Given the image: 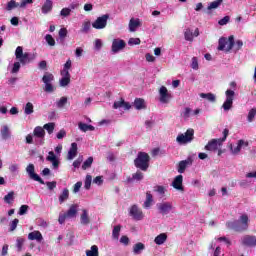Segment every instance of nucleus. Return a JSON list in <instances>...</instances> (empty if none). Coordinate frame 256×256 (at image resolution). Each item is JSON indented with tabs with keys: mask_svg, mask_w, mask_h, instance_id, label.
<instances>
[{
	"mask_svg": "<svg viewBox=\"0 0 256 256\" xmlns=\"http://www.w3.org/2000/svg\"><path fill=\"white\" fill-rule=\"evenodd\" d=\"M187 169L186 164L183 161H180L177 166L178 173H183Z\"/></svg>",
	"mask_w": 256,
	"mask_h": 256,
	"instance_id": "13d9d810",
	"label": "nucleus"
},
{
	"mask_svg": "<svg viewBox=\"0 0 256 256\" xmlns=\"http://www.w3.org/2000/svg\"><path fill=\"white\" fill-rule=\"evenodd\" d=\"M191 113H192L191 108H185L182 113L183 119H185V120L189 119V117H191Z\"/></svg>",
	"mask_w": 256,
	"mask_h": 256,
	"instance_id": "6e6d98bb",
	"label": "nucleus"
},
{
	"mask_svg": "<svg viewBox=\"0 0 256 256\" xmlns=\"http://www.w3.org/2000/svg\"><path fill=\"white\" fill-rule=\"evenodd\" d=\"M153 205V195L151 192H146V200L144 201L143 207L144 209H151Z\"/></svg>",
	"mask_w": 256,
	"mask_h": 256,
	"instance_id": "cd10ccee",
	"label": "nucleus"
},
{
	"mask_svg": "<svg viewBox=\"0 0 256 256\" xmlns=\"http://www.w3.org/2000/svg\"><path fill=\"white\" fill-rule=\"evenodd\" d=\"M149 154L145 152H139L137 158L134 160V165L137 169L141 171H147L149 169V161H150Z\"/></svg>",
	"mask_w": 256,
	"mask_h": 256,
	"instance_id": "7ed1b4c3",
	"label": "nucleus"
},
{
	"mask_svg": "<svg viewBox=\"0 0 256 256\" xmlns=\"http://www.w3.org/2000/svg\"><path fill=\"white\" fill-rule=\"evenodd\" d=\"M128 45H141V39L139 38H130Z\"/></svg>",
	"mask_w": 256,
	"mask_h": 256,
	"instance_id": "0e129e2a",
	"label": "nucleus"
},
{
	"mask_svg": "<svg viewBox=\"0 0 256 256\" xmlns=\"http://www.w3.org/2000/svg\"><path fill=\"white\" fill-rule=\"evenodd\" d=\"M138 27H141L139 19L131 18L128 25L130 33H135Z\"/></svg>",
	"mask_w": 256,
	"mask_h": 256,
	"instance_id": "4be33fe9",
	"label": "nucleus"
},
{
	"mask_svg": "<svg viewBox=\"0 0 256 256\" xmlns=\"http://www.w3.org/2000/svg\"><path fill=\"white\" fill-rule=\"evenodd\" d=\"M93 181V177L91 175H86L85 181H84V188L89 191L91 189V183Z\"/></svg>",
	"mask_w": 256,
	"mask_h": 256,
	"instance_id": "37998d69",
	"label": "nucleus"
},
{
	"mask_svg": "<svg viewBox=\"0 0 256 256\" xmlns=\"http://www.w3.org/2000/svg\"><path fill=\"white\" fill-rule=\"evenodd\" d=\"M184 37L186 41H193V30L186 29V31L184 32Z\"/></svg>",
	"mask_w": 256,
	"mask_h": 256,
	"instance_id": "864d4df0",
	"label": "nucleus"
},
{
	"mask_svg": "<svg viewBox=\"0 0 256 256\" xmlns=\"http://www.w3.org/2000/svg\"><path fill=\"white\" fill-rule=\"evenodd\" d=\"M59 203L63 204L65 203V201H67V199H69V189L64 188L62 190V193L59 195Z\"/></svg>",
	"mask_w": 256,
	"mask_h": 256,
	"instance_id": "f704fd0d",
	"label": "nucleus"
},
{
	"mask_svg": "<svg viewBox=\"0 0 256 256\" xmlns=\"http://www.w3.org/2000/svg\"><path fill=\"white\" fill-rule=\"evenodd\" d=\"M109 19V14H104L98 17L93 23L92 27L94 29H105L107 27V21Z\"/></svg>",
	"mask_w": 256,
	"mask_h": 256,
	"instance_id": "9b49d317",
	"label": "nucleus"
},
{
	"mask_svg": "<svg viewBox=\"0 0 256 256\" xmlns=\"http://www.w3.org/2000/svg\"><path fill=\"white\" fill-rule=\"evenodd\" d=\"M89 31H91V21L84 20L82 23V27L80 29V33L87 35V33H89Z\"/></svg>",
	"mask_w": 256,
	"mask_h": 256,
	"instance_id": "c85d7f7f",
	"label": "nucleus"
},
{
	"mask_svg": "<svg viewBox=\"0 0 256 256\" xmlns=\"http://www.w3.org/2000/svg\"><path fill=\"white\" fill-rule=\"evenodd\" d=\"M134 107L137 111H141V109H147V105H145V100L142 98H136L134 100Z\"/></svg>",
	"mask_w": 256,
	"mask_h": 256,
	"instance_id": "bb28decb",
	"label": "nucleus"
},
{
	"mask_svg": "<svg viewBox=\"0 0 256 256\" xmlns=\"http://www.w3.org/2000/svg\"><path fill=\"white\" fill-rule=\"evenodd\" d=\"M24 243H25V239L24 238H17V240H16V247H17L18 251H22Z\"/></svg>",
	"mask_w": 256,
	"mask_h": 256,
	"instance_id": "5fc2aeb1",
	"label": "nucleus"
},
{
	"mask_svg": "<svg viewBox=\"0 0 256 256\" xmlns=\"http://www.w3.org/2000/svg\"><path fill=\"white\" fill-rule=\"evenodd\" d=\"M172 187H174V189L177 191H183V175H178L174 178Z\"/></svg>",
	"mask_w": 256,
	"mask_h": 256,
	"instance_id": "aec40b11",
	"label": "nucleus"
},
{
	"mask_svg": "<svg viewBox=\"0 0 256 256\" xmlns=\"http://www.w3.org/2000/svg\"><path fill=\"white\" fill-rule=\"evenodd\" d=\"M4 201L10 205L12 201H15V192L11 191L6 196H4Z\"/></svg>",
	"mask_w": 256,
	"mask_h": 256,
	"instance_id": "a18cd8bd",
	"label": "nucleus"
},
{
	"mask_svg": "<svg viewBox=\"0 0 256 256\" xmlns=\"http://www.w3.org/2000/svg\"><path fill=\"white\" fill-rule=\"evenodd\" d=\"M143 177V173L141 171H137L131 178H128L127 181L128 183H133V181H143Z\"/></svg>",
	"mask_w": 256,
	"mask_h": 256,
	"instance_id": "2f4dec72",
	"label": "nucleus"
},
{
	"mask_svg": "<svg viewBox=\"0 0 256 256\" xmlns=\"http://www.w3.org/2000/svg\"><path fill=\"white\" fill-rule=\"evenodd\" d=\"M34 137H37L38 139H41L38 142V145H43L45 143V141L43 139H45V129L41 126H37L34 128Z\"/></svg>",
	"mask_w": 256,
	"mask_h": 256,
	"instance_id": "f3484780",
	"label": "nucleus"
},
{
	"mask_svg": "<svg viewBox=\"0 0 256 256\" xmlns=\"http://www.w3.org/2000/svg\"><path fill=\"white\" fill-rule=\"evenodd\" d=\"M33 109H34L33 103H31V102L26 103V105H25V107H24V113H25V115H31V114H33V111H34Z\"/></svg>",
	"mask_w": 256,
	"mask_h": 256,
	"instance_id": "ea45409f",
	"label": "nucleus"
},
{
	"mask_svg": "<svg viewBox=\"0 0 256 256\" xmlns=\"http://www.w3.org/2000/svg\"><path fill=\"white\" fill-rule=\"evenodd\" d=\"M83 163V156L78 157L77 160L73 162L74 169H79L81 167V164Z\"/></svg>",
	"mask_w": 256,
	"mask_h": 256,
	"instance_id": "4d7b16f0",
	"label": "nucleus"
},
{
	"mask_svg": "<svg viewBox=\"0 0 256 256\" xmlns=\"http://www.w3.org/2000/svg\"><path fill=\"white\" fill-rule=\"evenodd\" d=\"M255 116H256V108H252L248 112V116H247L248 123H253V120L255 119Z\"/></svg>",
	"mask_w": 256,
	"mask_h": 256,
	"instance_id": "49530a36",
	"label": "nucleus"
},
{
	"mask_svg": "<svg viewBox=\"0 0 256 256\" xmlns=\"http://www.w3.org/2000/svg\"><path fill=\"white\" fill-rule=\"evenodd\" d=\"M36 57L37 55L33 53H23V48L21 46H18L15 50V58L17 62H14V64L12 65L10 73L12 75L19 73L21 65H27L28 63H31V61H35Z\"/></svg>",
	"mask_w": 256,
	"mask_h": 256,
	"instance_id": "f257e3e1",
	"label": "nucleus"
},
{
	"mask_svg": "<svg viewBox=\"0 0 256 256\" xmlns=\"http://www.w3.org/2000/svg\"><path fill=\"white\" fill-rule=\"evenodd\" d=\"M121 233V225H117L114 227L113 231H112V237L113 239H119V235Z\"/></svg>",
	"mask_w": 256,
	"mask_h": 256,
	"instance_id": "09e8293b",
	"label": "nucleus"
},
{
	"mask_svg": "<svg viewBox=\"0 0 256 256\" xmlns=\"http://www.w3.org/2000/svg\"><path fill=\"white\" fill-rule=\"evenodd\" d=\"M94 47L96 51H101V48L103 47V42L101 41V39L95 40Z\"/></svg>",
	"mask_w": 256,
	"mask_h": 256,
	"instance_id": "680f3d73",
	"label": "nucleus"
},
{
	"mask_svg": "<svg viewBox=\"0 0 256 256\" xmlns=\"http://www.w3.org/2000/svg\"><path fill=\"white\" fill-rule=\"evenodd\" d=\"M127 46V43H125L124 40L122 39H114L112 41V47H111V51L113 53V55L119 53V51H123L124 47Z\"/></svg>",
	"mask_w": 256,
	"mask_h": 256,
	"instance_id": "4468645a",
	"label": "nucleus"
},
{
	"mask_svg": "<svg viewBox=\"0 0 256 256\" xmlns=\"http://www.w3.org/2000/svg\"><path fill=\"white\" fill-rule=\"evenodd\" d=\"M113 109H125V111H129V109H131V104L125 102V100L121 98L119 101L114 102Z\"/></svg>",
	"mask_w": 256,
	"mask_h": 256,
	"instance_id": "a211bd4d",
	"label": "nucleus"
},
{
	"mask_svg": "<svg viewBox=\"0 0 256 256\" xmlns=\"http://www.w3.org/2000/svg\"><path fill=\"white\" fill-rule=\"evenodd\" d=\"M41 11L43 15H47V13H51V11H53V1L46 0L42 5Z\"/></svg>",
	"mask_w": 256,
	"mask_h": 256,
	"instance_id": "5701e85b",
	"label": "nucleus"
},
{
	"mask_svg": "<svg viewBox=\"0 0 256 256\" xmlns=\"http://www.w3.org/2000/svg\"><path fill=\"white\" fill-rule=\"evenodd\" d=\"M194 135H195V130L190 128L184 134H179L176 137V141L179 145H187V143H191V141H193Z\"/></svg>",
	"mask_w": 256,
	"mask_h": 256,
	"instance_id": "0eeeda50",
	"label": "nucleus"
},
{
	"mask_svg": "<svg viewBox=\"0 0 256 256\" xmlns=\"http://www.w3.org/2000/svg\"><path fill=\"white\" fill-rule=\"evenodd\" d=\"M17 225H19V219L16 218L10 223L9 231H15V229H17Z\"/></svg>",
	"mask_w": 256,
	"mask_h": 256,
	"instance_id": "bf43d9fd",
	"label": "nucleus"
},
{
	"mask_svg": "<svg viewBox=\"0 0 256 256\" xmlns=\"http://www.w3.org/2000/svg\"><path fill=\"white\" fill-rule=\"evenodd\" d=\"M156 207L160 215H169V213L173 211L172 202L163 201V202L157 203Z\"/></svg>",
	"mask_w": 256,
	"mask_h": 256,
	"instance_id": "6e6552de",
	"label": "nucleus"
},
{
	"mask_svg": "<svg viewBox=\"0 0 256 256\" xmlns=\"http://www.w3.org/2000/svg\"><path fill=\"white\" fill-rule=\"evenodd\" d=\"M191 67H192V69H194L195 71H197V69H199V62H198V60H197V57H193V58H192Z\"/></svg>",
	"mask_w": 256,
	"mask_h": 256,
	"instance_id": "338daca9",
	"label": "nucleus"
},
{
	"mask_svg": "<svg viewBox=\"0 0 256 256\" xmlns=\"http://www.w3.org/2000/svg\"><path fill=\"white\" fill-rule=\"evenodd\" d=\"M61 17H69L71 15V9L70 8H63L60 11Z\"/></svg>",
	"mask_w": 256,
	"mask_h": 256,
	"instance_id": "052dcab7",
	"label": "nucleus"
},
{
	"mask_svg": "<svg viewBox=\"0 0 256 256\" xmlns=\"http://www.w3.org/2000/svg\"><path fill=\"white\" fill-rule=\"evenodd\" d=\"M19 7V3H16L15 0H11L6 5V11H13V9H17Z\"/></svg>",
	"mask_w": 256,
	"mask_h": 256,
	"instance_id": "79ce46f5",
	"label": "nucleus"
},
{
	"mask_svg": "<svg viewBox=\"0 0 256 256\" xmlns=\"http://www.w3.org/2000/svg\"><path fill=\"white\" fill-rule=\"evenodd\" d=\"M26 173L29 176L32 181H37L41 185H45V181L39 176L37 173H35V165L34 164H29L26 167Z\"/></svg>",
	"mask_w": 256,
	"mask_h": 256,
	"instance_id": "1a4fd4ad",
	"label": "nucleus"
},
{
	"mask_svg": "<svg viewBox=\"0 0 256 256\" xmlns=\"http://www.w3.org/2000/svg\"><path fill=\"white\" fill-rule=\"evenodd\" d=\"M78 129H80V131H82L83 133H87V131H93L95 129V126L80 122L78 123Z\"/></svg>",
	"mask_w": 256,
	"mask_h": 256,
	"instance_id": "c756f323",
	"label": "nucleus"
},
{
	"mask_svg": "<svg viewBox=\"0 0 256 256\" xmlns=\"http://www.w3.org/2000/svg\"><path fill=\"white\" fill-rule=\"evenodd\" d=\"M45 41L50 47H55V39L51 34L45 36Z\"/></svg>",
	"mask_w": 256,
	"mask_h": 256,
	"instance_id": "603ef678",
	"label": "nucleus"
},
{
	"mask_svg": "<svg viewBox=\"0 0 256 256\" xmlns=\"http://www.w3.org/2000/svg\"><path fill=\"white\" fill-rule=\"evenodd\" d=\"M28 239L29 241H37V243H41V241H43V234L35 230L28 234Z\"/></svg>",
	"mask_w": 256,
	"mask_h": 256,
	"instance_id": "412c9836",
	"label": "nucleus"
},
{
	"mask_svg": "<svg viewBox=\"0 0 256 256\" xmlns=\"http://www.w3.org/2000/svg\"><path fill=\"white\" fill-rule=\"evenodd\" d=\"M229 21H231V17L225 16V17H223L222 19H220L218 21V24L221 25V26L227 25V23H229Z\"/></svg>",
	"mask_w": 256,
	"mask_h": 256,
	"instance_id": "e2e57ef3",
	"label": "nucleus"
},
{
	"mask_svg": "<svg viewBox=\"0 0 256 256\" xmlns=\"http://www.w3.org/2000/svg\"><path fill=\"white\" fill-rule=\"evenodd\" d=\"M46 160L52 163L53 169H59V159H57L55 152L53 151L48 152V156L46 157Z\"/></svg>",
	"mask_w": 256,
	"mask_h": 256,
	"instance_id": "6ab92c4d",
	"label": "nucleus"
},
{
	"mask_svg": "<svg viewBox=\"0 0 256 256\" xmlns=\"http://www.w3.org/2000/svg\"><path fill=\"white\" fill-rule=\"evenodd\" d=\"M75 157H77V143L73 142L71 144V147L68 151V156H67V159L69 161H72V159H75Z\"/></svg>",
	"mask_w": 256,
	"mask_h": 256,
	"instance_id": "393cba45",
	"label": "nucleus"
},
{
	"mask_svg": "<svg viewBox=\"0 0 256 256\" xmlns=\"http://www.w3.org/2000/svg\"><path fill=\"white\" fill-rule=\"evenodd\" d=\"M193 161H195V154L189 155L187 159L182 160V162L186 164V167H191Z\"/></svg>",
	"mask_w": 256,
	"mask_h": 256,
	"instance_id": "de8ad7c7",
	"label": "nucleus"
},
{
	"mask_svg": "<svg viewBox=\"0 0 256 256\" xmlns=\"http://www.w3.org/2000/svg\"><path fill=\"white\" fill-rule=\"evenodd\" d=\"M202 99H207L210 103H215L217 101V96L213 93H200Z\"/></svg>",
	"mask_w": 256,
	"mask_h": 256,
	"instance_id": "7c9ffc66",
	"label": "nucleus"
},
{
	"mask_svg": "<svg viewBox=\"0 0 256 256\" xmlns=\"http://www.w3.org/2000/svg\"><path fill=\"white\" fill-rule=\"evenodd\" d=\"M166 241H167V234H165V233L158 235L154 239V242L156 243V245H163V243H165Z\"/></svg>",
	"mask_w": 256,
	"mask_h": 256,
	"instance_id": "e433bc0d",
	"label": "nucleus"
},
{
	"mask_svg": "<svg viewBox=\"0 0 256 256\" xmlns=\"http://www.w3.org/2000/svg\"><path fill=\"white\" fill-rule=\"evenodd\" d=\"M66 217H68V219H75V217H77V206L72 205L70 206V208L68 209Z\"/></svg>",
	"mask_w": 256,
	"mask_h": 256,
	"instance_id": "473e14b6",
	"label": "nucleus"
},
{
	"mask_svg": "<svg viewBox=\"0 0 256 256\" xmlns=\"http://www.w3.org/2000/svg\"><path fill=\"white\" fill-rule=\"evenodd\" d=\"M67 105V97H61L57 102H56V107L58 109H63Z\"/></svg>",
	"mask_w": 256,
	"mask_h": 256,
	"instance_id": "8fccbe9b",
	"label": "nucleus"
},
{
	"mask_svg": "<svg viewBox=\"0 0 256 256\" xmlns=\"http://www.w3.org/2000/svg\"><path fill=\"white\" fill-rule=\"evenodd\" d=\"M91 165H93V157H89L86 161H84L82 165L83 171H87V169H90Z\"/></svg>",
	"mask_w": 256,
	"mask_h": 256,
	"instance_id": "c03bdc74",
	"label": "nucleus"
},
{
	"mask_svg": "<svg viewBox=\"0 0 256 256\" xmlns=\"http://www.w3.org/2000/svg\"><path fill=\"white\" fill-rule=\"evenodd\" d=\"M71 65H72L71 59H68V60L66 61V63L64 64V68H63V70L61 71V75H68V74H70V73H69V69H71Z\"/></svg>",
	"mask_w": 256,
	"mask_h": 256,
	"instance_id": "58836bf2",
	"label": "nucleus"
},
{
	"mask_svg": "<svg viewBox=\"0 0 256 256\" xmlns=\"http://www.w3.org/2000/svg\"><path fill=\"white\" fill-rule=\"evenodd\" d=\"M129 215L135 221H142V219L145 217L143 210H141L140 207L135 204L130 207Z\"/></svg>",
	"mask_w": 256,
	"mask_h": 256,
	"instance_id": "9d476101",
	"label": "nucleus"
},
{
	"mask_svg": "<svg viewBox=\"0 0 256 256\" xmlns=\"http://www.w3.org/2000/svg\"><path fill=\"white\" fill-rule=\"evenodd\" d=\"M27 211H29V206L28 205H22L19 209L18 214L19 215H26Z\"/></svg>",
	"mask_w": 256,
	"mask_h": 256,
	"instance_id": "69168bd1",
	"label": "nucleus"
},
{
	"mask_svg": "<svg viewBox=\"0 0 256 256\" xmlns=\"http://www.w3.org/2000/svg\"><path fill=\"white\" fill-rule=\"evenodd\" d=\"M145 250V244L138 242L133 246V253L135 255L141 254V251Z\"/></svg>",
	"mask_w": 256,
	"mask_h": 256,
	"instance_id": "c9c22d12",
	"label": "nucleus"
},
{
	"mask_svg": "<svg viewBox=\"0 0 256 256\" xmlns=\"http://www.w3.org/2000/svg\"><path fill=\"white\" fill-rule=\"evenodd\" d=\"M43 129H45L49 135H51L53 131H55V123H47L44 125Z\"/></svg>",
	"mask_w": 256,
	"mask_h": 256,
	"instance_id": "3c124183",
	"label": "nucleus"
},
{
	"mask_svg": "<svg viewBox=\"0 0 256 256\" xmlns=\"http://www.w3.org/2000/svg\"><path fill=\"white\" fill-rule=\"evenodd\" d=\"M42 81L44 83V91L46 93H53L55 91V86H53V81H55V76L53 74L46 72L42 77Z\"/></svg>",
	"mask_w": 256,
	"mask_h": 256,
	"instance_id": "423d86ee",
	"label": "nucleus"
},
{
	"mask_svg": "<svg viewBox=\"0 0 256 256\" xmlns=\"http://www.w3.org/2000/svg\"><path fill=\"white\" fill-rule=\"evenodd\" d=\"M250 221L251 220L249 219V215L244 213L239 216L238 220L226 222V227L231 231H236V233H243L249 229Z\"/></svg>",
	"mask_w": 256,
	"mask_h": 256,
	"instance_id": "f03ea898",
	"label": "nucleus"
},
{
	"mask_svg": "<svg viewBox=\"0 0 256 256\" xmlns=\"http://www.w3.org/2000/svg\"><path fill=\"white\" fill-rule=\"evenodd\" d=\"M223 4V0H215L213 2H210L207 7V11H213V9H219L221 5Z\"/></svg>",
	"mask_w": 256,
	"mask_h": 256,
	"instance_id": "72a5a7b5",
	"label": "nucleus"
},
{
	"mask_svg": "<svg viewBox=\"0 0 256 256\" xmlns=\"http://www.w3.org/2000/svg\"><path fill=\"white\" fill-rule=\"evenodd\" d=\"M93 183H95V185H103V176H97L94 178Z\"/></svg>",
	"mask_w": 256,
	"mask_h": 256,
	"instance_id": "774afa93",
	"label": "nucleus"
},
{
	"mask_svg": "<svg viewBox=\"0 0 256 256\" xmlns=\"http://www.w3.org/2000/svg\"><path fill=\"white\" fill-rule=\"evenodd\" d=\"M62 78L59 81L60 87H67L71 83V74H61Z\"/></svg>",
	"mask_w": 256,
	"mask_h": 256,
	"instance_id": "a878e982",
	"label": "nucleus"
},
{
	"mask_svg": "<svg viewBox=\"0 0 256 256\" xmlns=\"http://www.w3.org/2000/svg\"><path fill=\"white\" fill-rule=\"evenodd\" d=\"M226 99L222 104V108L225 112L231 111L233 109V101L235 100V91L231 89H227L225 91Z\"/></svg>",
	"mask_w": 256,
	"mask_h": 256,
	"instance_id": "39448f33",
	"label": "nucleus"
},
{
	"mask_svg": "<svg viewBox=\"0 0 256 256\" xmlns=\"http://www.w3.org/2000/svg\"><path fill=\"white\" fill-rule=\"evenodd\" d=\"M159 101L160 103L167 104L171 99H173V96L171 93H169V90H167V87L161 86L159 89Z\"/></svg>",
	"mask_w": 256,
	"mask_h": 256,
	"instance_id": "ddd939ff",
	"label": "nucleus"
},
{
	"mask_svg": "<svg viewBox=\"0 0 256 256\" xmlns=\"http://www.w3.org/2000/svg\"><path fill=\"white\" fill-rule=\"evenodd\" d=\"M235 45V38L233 36H229L228 40L227 38H220L218 42V51H231L233 49V46Z\"/></svg>",
	"mask_w": 256,
	"mask_h": 256,
	"instance_id": "20e7f679",
	"label": "nucleus"
},
{
	"mask_svg": "<svg viewBox=\"0 0 256 256\" xmlns=\"http://www.w3.org/2000/svg\"><path fill=\"white\" fill-rule=\"evenodd\" d=\"M245 147H249V142L243 139H240L238 140L236 146H233V144L230 145V151L232 155H239V153H241V150L245 149Z\"/></svg>",
	"mask_w": 256,
	"mask_h": 256,
	"instance_id": "f8f14e48",
	"label": "nucleus"
},
{
	"mask_svg": "<svg viewBox=\"0 0 256 256\" xmlns=\"http://www.w3.org/2000/svg\"><path fill=\"white\" fill-rule=\"evenodd\" d=\"M241 244L245 247H256V236L245 235L241 238Z\"/></svg>",
	"mask_w": 256,
	"mask_h": 256,
	"instance_id": "dca6fc26",
	"label": "nucleus"
},
{
	"mask_svg": "<svg viewBox=\"0 0 256 256\" xmlns=\"http://www.w3.org/2000/svg\"><path fill=\"white\" fill-rule=\"evenodd\" d=\"M1 136H2V139H9V137H11V132H9L8 126H3L1 130Z\"/></svg>",
	"mask_w": 256,
	"mask_h": 256,
	"instance_id": "a19ab883",
	"label": "nucleus"
},
{
	"mask_svg": "<svg viewBox=\"0 0 256 256\" xmlns=\"http://www.w3.org/2000/svg\"><path fill=\"white\" fill-rule=\"evenodd\" d=\"M80 223L81 225H89V223H91V218H89V212L85 209L82 210V214L80 215Z\"/></svg>",
	"mask_w": 256,
	"mask_h": 256,
	"instance_id": "b1692460",
	"label": "nucleus"
},
{
	"mask_svg": "<svg viewBox=\"0 0 256 256\" xmlns=\"http://www.w3.org/2000/svg\"><path fill=\"white\" fill-rule=\"evenodd\" d=\"M223 145V142L219 139H212L210 140L207 145L204 147L206 151H217L219 147Z\"/></svg>",
	"mask_w": 256,
	"mask_h": 256,
	"instance_id": "2eb2a0df",
	"label": "nucleus"
},
{
	"mask_svg": "<svg viewBox=\"0 0 256 256\" xmlns=\"http://www.w3.org/2000/svg\"><path fill=\"white\" fill-rule=\"evenodd\" d=\"M86 256H99V247L97 245L91 246V249L86 251Z\"/></svg>",
	"mask_w": 256,
	"mask_h": 256,
	"instance_id": "4c0bfd02",
	"label": "nucleus"
}]
</instances>
